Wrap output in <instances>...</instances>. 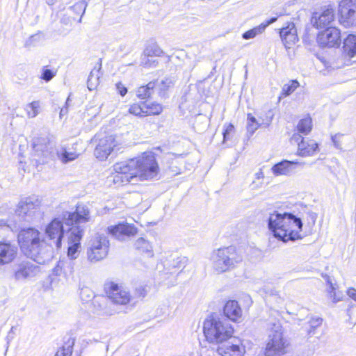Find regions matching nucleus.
<instances>
[{"label":"nucleus","mask_w":356,"mask_h":356,"mask_svg":"<svg viewBox=\"0 0 356 356\" xmlns=\"http://www.w3.org/2000/svg\"><path fill=\"white\" fill-rule=\"evenodd\" d=\"M108 231L119 241H124L137 233V229L134 225L123 223L108 227Z\"/></svg>","instance_id":"obj_21"},{"label":"nucleus","mask_w":356,"mask_h":356,"mask_svg":"<svg viewBox=\"0 0 356 356\" xmlns=\"http://www.w3.org/2000/svg\"><path fill=\"white\" fill-rule=\"evenodd\" d=\"M115 149L117 147L116 141L113 136H108L99 140V142L95 149L94 154L99 160L104 161Z\"/></svg>","instance_id":"obj_17"},{"label":"nucleus","mask_w":356,"mask_h":356,"mask_svg":"<svg viewBox=\"0 0 356 356\" xmlns=\"http://www.w3.org/2000/svg\"><path fill=\"white\" fill-rule=\"evenodd\" d=\"M343 50L351 58L356 56V35L350 34L343 41Z\"/></svg>","instance_id":"obj_27"},{"label":"nucleus","mask_w":356,"mask_h":356,"mask_svg":"<svg viewBox=\"0 0 356 356\" xmlns=\"http://www.w3.org/2000/svg\"><path fill=\"white\" fill-rule=\"evenodd\" d=\"M40 271V267L29 261L17 264L14 270V277L17 281H24L35 277Z\"/></svg>","instance_id":"obj_19"},{"label":"nucleus","mask_w":356,"mask_h":356,"mask_svg":"<svg viewBox=\"0 0 356 356\" xmlns=\"http://www.w3.org/2000/svg\"><path fill=\"white\" fill-rule=\"evenodd\" d=\"M312 119L309 117L301 119L297 124V130L299 134L307 135L312 130Z\"/></svg>","instance_id":"obj_32"},{"label":"nucleus","mask_w":356,"mask_h":356,"mask_svg":"<svg viewBox=\"0 0 356 356\" xmlns=\"http://www.w3.org/2000/svg\"><path fill=\"white\" fill-rule=\"evenodd\" d=\"M134 162L122 161L115 163L113 165V178L112 181L116 185H123L131 181H134V173L132 172L131 168L134 165Z\"/></svg>","instance_id":"obj_13"},{"label":"nucleus","mask_w":356,"mask_h":356,"mask_svg":"<svg viewBox=\"0 0 356 356\" xmlns=\"http://www.w3.org/2000/svg\"><path fill=\"white\" fill-rule=\"evenodd\" d=\"M339 21L348 28L356 24V0H341L339 4Z\"/></svg>","instance_id":"obj_14"},{"label":"nucleus","mask_w":356,"mask_h":356,"mask_svg":"<svg viewBox=\"0 0 356 356\" xmlns=\"http://www.w3.org/2000/svg\"><path fill=\"white\" fill-rule=\"evenodd\" d=\"M41 200L38 196L31 195L21 199L15 212L17 216L26 221H31L34 217L40 213Z\"/></svg>","instance_id":"obj_9"},{"label":"nucleus","mask_w":356,"mask_h":356,"mask_svg":"<svg viewBox=\"0 0 356 356\" xmlns=\"http://www.w3.org/2000/svg\"><path fill=\"white\" fill-rule=\"evenodd\" d=\"M90 212L88 207L83 204H78L74 212L67 211H63V220L65 225L71 227L78 226L80 229V224L86 223L90 219Z\"/></svg>","instance_id":"obj_11"},{"label":"nucleus","mask_w":356,"mask_h":356,"mask_svg":"<svg viewBox=\"0 0 356 356\" xmlns=\"http://www.w3.org/2000/svg\"><path fill=\"white\" fill-rule=\"evenodd\" d=\"M47 1L48 4L53 5V4H54V3L56 2V0H47Z\"/></svg>","instance_id":"obj_57"},{"label":"nucleus","mask_w":356,"mask_h":356,"mask_svg":"<svg viewBox=\"0 0 356 356\" xmlns=\"http://www.w3.org/2000/svg\"><path fill=\"white\" fill-rule=\"evenodd\" d=\"M83 229L78 226L70 227L67 232V258L71 260H75L79 255V249L81 248V239L83 236Z\"/></svg>","instance_id":"obj_16"},{"label":"nucleus","mask_w":356,"mask_h":356,"mask_svg":"<svg viewBox=\"0 0 356 356\" xmlns=\"http://www.w3.org/2000/svg\"><path fill=\"white\" fill-rule=\"evenodd\" d=\"M211 259L216 271L223 273L234 268L242 261L234 246L219 248L213 252Z\"/></svg>","instance_id":"obj_5"},{"label":"nucleus","mask_w":356,"mask_h":356,"mask_svg":"<svg viewBox=\"0 0 356 356\" xmlns=\"http://www.w3.org/2000/svg\"><path fill=\"white\" fill-rule=\"evenodd\" d=\"M263 32H264V26L260 24L243 33L242 38L244 40H250L255 38L258 35L261 34Z\"/></svg>","instance_id":"obj_36"},{"label":"nucleus","mask_w":356,"mask_h":356,"mask_svg":"<svg viewBox=\"0 0 356 356\" xmlns=\"http://www.w3.org/2000/svg\"><path fill=\"white\" fill-rule=\"evenodd\" d=\"M64 220H63V213L58 216L54 218L48 223L44 229V234L47 238V243L52 244V252L54 248L58 249L62 245V238L64 236Z\"/></svg>","instance_id":"obj_8"},{"label":"nucleus","mask_w":356,"mask_h":356,"mask_svg":"<svg viewBox=\"0 0 356 356\" xmlns=\"http://www.w3.org/2000/svg\"><path fill=\"white\" fill-rule=\"evenodd\" d=\"M339 137V135H335L334 136H332V140L333 142V143L334 144V146L337 147V148H339V144L337 142V138Z\"/></svg>","instance_id":"obj_55"},{"label":"nucleus","mask_w":356,"mask_h":356,"mask_svg":"<svg viewBox=\"0 0 356 356\" xmlns=\"http://www.w3.org/2000/svg\"><path fill=\"white\" fill-rule=\"evenodd\" d=\"M296 29L295 24L293 22L288 23L287 25L280 30V36L281 39L284 38Z\"/></svg>","instance_id":"obj_46"},{"label":"nucleus","mask_w":356,"mask_h":356,"mask_svg":"<svg viewBox=\"0 0 356 356\" xmlns=\"http://www.w3.org/2000/svg\"><path fill=\"white\" fill-rule=\"evenodd\" d=\"M70 101V98L68 97L66 102H65V104H66V106H64L63 108H61L60 109V117L61 118L62 115H65L67 113V106H68V102Z\"/></svg>","instance_id":"obj_54"},{"label":"nucleus","mask_w":356,"mask_h":356,"mask_svg":"<svg viewBox=\"0 0 356 356\" xmlns=\"http://www.w3.org/2000/svg\"><path fill=\"white\" fill-rule=\"evenodd\" d=\"M74 339L69 338L63 346L58 350L54 356H72Z\"/></svg>","instance_id":"obj_31"},{"label":"nucleus","mask_w":356,"mask_h":356,"mask_svg":"<svg viewBox=\"0 0 356 356\" xmlns=\"http://www.w3.org/2000/svg\"><path fill=\"white\" fill-rule=\"evenodd\" d=\"M135 248L141 252L147 253L152 256V247L150 243L143 238H139L135 242Z\"/></svg>","instance_id":"obj_33"},{"label":"nucleus","mask_w":356,"mask_h":356,"mask_svg":"<svg viewBox=\"0 0 356 356\" xmlns=\"http://www.w3.org/2000/svg\"><path fill=\"white\" fill-rule=\"evenodd\" d=\"M298 40L297 35L296 29L293 30L291 33H289L287 36L284 37L282 41L286 48H290V47L296 43Z\"/></svg>","instance_id":"obj_40"},{"label":"nucleus","mask_w":356,"mask_h":356,"mask_svg":"<svg viewBox=\"0 0 356 356\" xmlns=\"http://www.w3.org/2000/svg\"><path fill=\"white\" fill-rule=\"evenodd\" d=\"M18 242L22 252L39 264L53 257L52 244L42 238L40 232L35 228L22 229L18 234Z\"/></svg>","instance_id":"obj_1"},{"label":"nucleus","mask_w":356,"mask_h":356,"mask_svg":"<svg viewBox=\"0 0 356 356\" xmlns=\"http://www.w3.org/2000/svg\"><path fill=\"white\" fill-rule=\"evenodd\" d=\"M33 148L35 155L42 157V162H47L49 159H54L57 156L63 163L74 160L78 154L73 152H68L66 149L57 150L55 145L48 137H38L33 139Z\"/></svg>","instance_id":"obj_4"},{"label":"nucleus","mask_w":356,"mask_h":356,"mask_svg":"<svg viewBox=\"0 0 356 356\" xmlns=\"http://www.w3.org/2000/svg\"><path fill=\"white\" fill-rule=\"evenodd\" d=\"M94 305L96 306L97 304L100 307L102 306H105L104 308L101 309L102 314L104 315L111 316L113 314V312L106 308V300L102 298L101 300H95L94 301Z\"/></svg>","instance_id":"obj_45"},{"label":"nucleus","mask_w":356,"mask_h":356,"mask_svg":"<svg viewBox=\"0 0 356 356\" xmlns=\"http://www.w3.org/2000/svg\"><path fill=\"white\" fill-rule=\"evenodd\" d=\"M291 140L298 143V154L300 156H311L318 151L317 143L312 139H304L299 134H294Z\"/></svg>","instance_id":"obj_20"},{"label":"nucleus","mask_w":356,"mask_h":356,"mask_svg":"<svg viewBox=\"0 0 356 356\" xmlns=\"http://www.w3.org/2000/svg\"><path fill=\"white\" fill-rule=\"evenodd\" d=\"M185 262V258L178 257L176 260L173 261L172 265L174 267L181 268L184 266Z\"/></svg>","instance_id":"obj_50"},{"label":"nucleus","mask_w":356,"mask_h":356,"mask_svg":"<svg viewBox=\"0 0 356 356\" xmlns=\"http://www.w3.org/2000/svg\"><path fill=\"white\" fill-rule=\"evenodd\" d=\"M87 6V3L83 0L77 2L74 6H71L70 9L76 14H81V17H82L83 15L85 13ZM79 22H81V18L79 19Z\"/></svg>","instance_id":"obj_42"},{"label":"nucleus","mask_w":356,"mask_h":356,"mask_svg":"<svg viewBox=\"0 0 356 356\" xmlns=\"http://www.w3.org/2000/svg\"><path fill=\"white\" fill-rule=\"evenodd\" d=\"M56 76V72L51 70L44 67L41 75V79L45 81H49Z\"/></svg>","instance_id":"obj_47"},{"label":"nucleus","mask_w":356,"mask_h":356,"mask_svg":"<svg viewBox=\"0 0 356 356\" xmlns=\"http://www.w3.org/2000/svg\"><path fill=\"white\" fill-rule=\"evenodd\" d=\"M277 17H272L269 20H268L266 22L261 24V25L264 26V29L265 30L268 26L275 22L277 21Z\"/></svg>","instance_id":"obj_53"},{"label":"nucleus","mask_w":356,"mask_h":356,"mask_svg":"<svg viewBox=\"0 0 356 356\" xmlns=\"http://www.w3.org/2000/svg\"><path fill=\"white\" fill-rule=\"evenodd\" d=\"M54 272L56 275H60L63 270H60V267H58V264L57 266L54 268Z\"/></svg>","instance_id":"obj_56"},{"label":"nucleus","mask_w":356,"mask_h":356,"mask_svg":"<svg viewBox=\"0 0 356 356\" xmlns=\"http://www.w3.org/2000/svg\"><path fill=\"white\" fill-rule=\"evenodd\" d=\"M129 162L135 164L131 168L134 179L138 177L140 181L151 180L158 175L159 166L154 155L151 152L145 153L142 156L131 159Z\"/></svg>","instance_id":"obj_6"},{"label":"nucleus","mask_w":356,"mask_h":356,"mask_svg":"<svg viewBox=\"0 0 356 356\" xmlns=\"http://www.w3.org/2000/svg\"><path fill=\"white\" fill-rule=\"evenodd\" d=\"M203 332L208 342L219 345L231 338L234 328L222 315L211 314L204 321Z\"/></svg>","instance_id":"obj_3"},{"label":"nucleus","mask_w":356,"mask_h":356,"mask_svg":"<svg viewBox=\"0 0 356 356\" xmlns=\"http://www.w3.org/2000/svg\"><path fill=\"white\" fill-rule=\"evenodd\" d=\"M100 70H101V65H99L98 68L94 67L91 70V72L89 74V76L88 78V81H87L88 88L90 90H95L97 88V86L99 85L100 76L102 75Z\"/></svg>","instance_id":"obj_29"},{"label":"nucleus","mask_w":356,"mask_h":356,"mask_svg":"<svg viewBox=\"0 0 356 356\" xmlns=\"http://www.w3.org/2000/svg\"><path fill=\"white\" fill-rule=\"evenodd\" d=\"M223 313L225 318L234 322L238 321L242 316V310L236 300H229L223 308Z\"/></svg>","instance_id":"obj_25"},{"label":"nucleus","mask_w":356,"mask_h":356,"mask_svg":"<svg viewBox=\"0 0 356 356\" xmlns=\"http://www.w3.org/2000/svg\"><path fill=\"white\" fill-rule=\"evenodd\" d=\"M156 86V82L150 81L146 86L139 87L137 90V97L141 99L152 98Z\"/></svg>","instance_id":"obj_28"},{"label":"nucleus","mask_w":356,"mask_h":356,"mask_svg":"<svg viewBox=\"0 0 356 356\" xmlns=\"http://www.w3.org/2000/svg\"><path fill=\"white\" fill-rule=\"evenodd\" d=\"M322 276L325 279L327 284L330 285V289H328V292L330 294L331 297L332 298L333 302H339L341 300V298L339 296L338 297L337 296V294L334 291L335 288H334V284L332 282V280H331L330 276H328L327 275H323Z\"/></svg>","instance_id":"obj_44"},{"label":"nucleus","mask_w":356,"mask_h":356,"mask_svg":"<svg viewBox=\"0 0 356 356\" xmlns=\"http://www.w3.org/2000/svg\"><path fill=\"white\" fill-rule=\"evenodd\" d=\"M129 112L136 116L143 117L147 115V111H145V106L142 104H134L129 108Z\"/></svg>","instance_id":"obj_37"},{"label":"nucleus","mask_w":356,"mask_h":356,"mask_svg":"<svg viewBox=\"0 0 356 356\" xmlns=\"http://www.w3.org/2000/svg\"><path fill=\"white\" fill-rule=\"evenodd\" d=\"M106 293L108 299L115 305H127L131 300L129 291L113 282L104 285Z\"/></svg>","instance_id":"obj_12"},{"label":"nucleus","mask_w":356,"mask_h":356,"mask_svg":"<svg viewBox=\"0 0 356 356\" xmlns=\"http://www.w3.org/2000/svg\"><path fill=\"white\" fill-rule=\"evenodd\" d=\"M40 102L34 101L26 106V111L29 118H35L39 113Z\"/></svg>","instance_id":"obj_41"},{"label":"nucleus","mask_w":356,"mask_h":356,"mask_svg":"<svg viewBox=\"0 0 356 356\" xmlns=\"http://www.w3.org/2000/svg\"><path fill=\"white\" fill-rule=\"evenodd\" d=\"M259 124L257 122L256 118L250 113L248 114L247 117V131L250 135H252L256 130L259 127Z\"/></svg>","instance_id":"obj_38"},{"label":"nucleus","mask_w":356,"mask_h":356,"mask_svg":"<svg viewBox=\"0 0 356 356\" xmlns=\"http://www.w3.org/2000/svg\"><path fill=\"white\" fill-rule=\"evenodd\" d=\"M304 163L283 160L272 167V171L276 176L290 175L293 173L298 165L302 166Z\"/></svg>","instance_id":"obj_23"},{"label":"nucleus","mask_w":356,"mask_h":356,"mask_svg":"<svg viewBox=\"0 0 356 356\" xmlns=\"http://www.w3.org/2000/svg\"><path fill=\"white\" fill-rule=\"evenodd\" d=\"M143 105L145 106V111H147L148 115H159L163 111V106L158 103L152 102V103H147L143 102Z\"/></svg>","instance_id":"obj_35"},{"label":"nucleus","mask_w":356,"mask_h":356,"mask_svg":"<svg viewBox=\"0 0 356 356\" xmlns=\"http://www.w3.org/2000/svg\"><path fill=\"white\" fill-rule=\"evenodd\" d=\"M17 248L10 243L0 241V265L12 262L16 257Z\"/></svg>","instance_id":"obj_24"},{"label":"nucleus","mask_w":356,"mask_h":356,"mask_svg":"<svg viewBox=\"0 0 356 356\" xmlns=\"http://www.w3.org/2000/svg\"><path fill=\"white\" fill-rule=\"evenodd\" d=\"M299 86V83L296 80H292L289 83L284 85L282 87V95L288 96L291 95Z\"/></svg>","instance_id":"obj_43"},{"label":"nucleus","mask_w":356,"mask_h":356,"mask_svg":"<svg viewBox=\"0 0 356 356\" xmlns=\"http://www.w3.org/2000/svg\"><path fill=\"white\" fill-rule=\"evenodd\" d=\"M234 129V126L232 124H229L226 127L225 130L223 132V138L224 140H226L229 138V135L231 132H232Z\"/></svg>","instance_id":"obj_49"},{"label":"nucleus","mask_w":356,"mask_h":356,"mask_svg":"<svg viewBox=\"0 0 356 356\" xmlns=\"http://www.w3.org/2000/svg\"><path fill=\"white\" fill-rule=\"evenodd\" d=\"M43 39L44 35L42 33H38L37 34L31 35L27 41V43L33 44L35 42H38Z\"/></svg>","instance_id":"obj_48"},{"label":"nucleus","mask_w":356,"mask_h":356,"mask_svg":"<svg viewBox=\"0 0 356 356\" xmlns=\"http://www.w3.org/2000/svg\"><path fill=\"white\" fill-rule=\"evenodd\" d=\"M217 352L221 356H243L245 348L241 340L232 335L231 338L219 344Z\"/></svg>","instance_id":"obj_15"},{"label":"nucleus","mask_w":356,"mask_h":356,"mask_svg":"<svg viewBox=\"0 0 356 356\" xmlns=\"http://www.w3.org/2000/svg\"><path fill=\"white\" fill-rule=\"evenodd\" d=\"M116 87L121 96H124L127 94V89L121 83H117Z\"/></svg>","instance_id":"obj_51"},{"label":"nucleus","mask_w":356,"mask_h":356,"mask_svg":"<svg viewBox=\"0 0 356 356\" xmlns=\"http://www.w3.org/2000/svg\"><path fill=\"white\" fill-rule=\"evenodd\" d=\"M323 319L320 317H311L308 321L309 327L307 328V333L309 336L314 334L316 328L320 327L322 324Z\"/></svg>","instance_id":"obj_39"},{"label":"nucleus","mask_w":356,"mask_h":356,"mask_svg":"<svg viewBox=\"0 0 356 356\" xmlns=\"http://www.w3.org/2000/svg\"><path fill=\"white\" fill-rule=\"evenodd\" d=\"M347 293L350 298L356 301V289L350 288L348 290Z\"/></svg>","instance_id":"obj_52"},{"label":"nucleus","mask_w":356,"mask_h":356,"mask_svg":"<svg viewBox=\"0 0 356 356\" xmlns=\"http://www.w3.org/2000/svg\"><path fill=\"white\" fill-rule=\"evenodd\" d=\"M276 330L269 334V339L266 344L265 354L266 356H276L284 355L286 351L287 341L283 338L282 332L278 329L280 325L274 324Z\"/></svg>","instance_id":"obj_10"},{"label":"nucleus","mask_w":356,"mask_h":356,"mask_svg":"<svg viewBox=\"0 0 356 356\" xmlns=\"http://www.w3.org/2000/svg\"><path fill=\"white\" fill-rule=\"evenodd\" d=\"M261 175H262V172L257 174V177L259 178L261 177Z\"/></svg>","instance_id":"obj_59"},{"label":"nucleus","mask_w":356,"mask_h":356,"mask_svg":"<svg viewBox=\"0 0 356 356\" xmlns=\"http://www.w3.org/2000/svg\"><path fill=\"white\" fill-rule=\"evenodd\" d=\"M155 82L156 84L155 90L158 91L159 95L161 98H166L167 91L174 85L172 80L170 78H165L160 82L158 81Z\"/></svg>","instance_id":"obj_30"},{"label":"nucleus","mask_w":356,"mask_h":356,"mask_svg":"<svg viewBox=\"0 0 356 356\" xmlns=\"http://www.w3.org/2000/svg\"><path fill=\"white\" fill-rule=\"evenodd\" d=\"M268 228L273 236L282 241H295L301 238V219L291 213H280L273 211L267 219Z\"/></svg>","instance_id":"obj_2"},{"label":"nucleus","mask_w":356,"mask_h":356,"mask_svg":"<svg viewBox=\"0 0 356 356\" xmlns=\"http://www.w3.org/2000/svg\"><path fill=\"white\" fill-rule=\"evenodd\" d=\"M87 291H88V289H82L81 293H83L86 292Z\"/></svg>","instance_id":"obj_58"},{"label":"nucleus","mask_w":356,"mask_h":356,"mask_svg":"<svg viewBox=\"0 0 356 356\" xmlns=\"http://www.w3.org/2000/svg\"><path fill=\"white\" fill-rule=\"evenodd\" d=\"M317 42L322 47H339L341 43L340 31L335 27H329L318 33Z\"/></svg>","instance_id":"obj_18"},{"label":"nucleus","mask_w":356,"mask_h":356,"mask_svg":"<svg viewBox=\"0 0 356 356\" xmlns=\"http://www.w3.org/2000/svg\"><path fill=\"white\" fill-rule=\"evenodd\" d=\"M163 54V50L157 44H151L145 48L143 51V57L142 58L141 65L144 67H149L152 63H154L155 60H149V57L161 56Z\"/></svg>","instance_id":"obj_26"},{"label":"nucleus","mask_w":356,"mask_h":356,"mask_svg":"<svg viewBox=\"0 0 356 356\" xmlns=\"http://www.w3.org/2000/svg\"><path fill=\"white\" fill-rule=\"evenodd\" d=\"M334 19V10L329 7L321 13H314L311 22L317 29H323L328 26Z\"/></svg>","instance_id":"obj_22"},{"label":"nucleus","mask_w":356,"mask_h":356,"mask_svg":"<svg viewBox=\"0 0 356 356\" xmlns=\"http://www.w3.org/2000/svg\"><path fill=\"white\" fill-rule=\"evenodd\" d=\"M109 245L107 236L102 234L95 235L89 242L88 259L92 263L104 259L108 254Z\"/></svg>","instance_id":"obj_7"},{"label":"nucleus","mask_w":356,"mask_h":356,"mask_svg":"<svg viewBox=\"0 0 356 356\" xmlns=\"http://www.w3.org/2000/svg\"><path fill=\"white\" fill-rule=\"evenodd\" d=\"M74 261L70 259H62L58 261V267H60V270L67 275H71L74 270Z\"/></svg>","instance_id":"obj_34"}]
</instances>
